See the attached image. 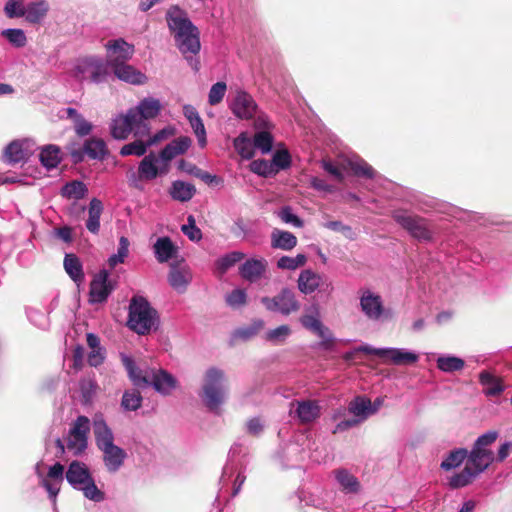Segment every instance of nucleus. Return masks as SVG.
<instances>
[{"label":"nucleus","instance_id":"obj_2","mask_svg":"<svg viewBox=\"0 0 512 512\" xmlns=\"http://www.w3.org/2000/svg\"><path fill=\"white\" fill-rule=\"evenodd\" d=\"M121 361L134 386L147 387L151 385L163 396L170 395L177 387L176 378L164 369L139 368L134 360L125 354H121Z\"/></svg>","mask_w":512,"mask_h":512},{"label":"nucleus","instance_id":"obj_18","mask_svg":"<svg viewBox=\"0 0 512 512\" xmlns=\"http://www.w3.org/2000/svg\"><path fill=\"white\" fill-rule=\"evenodd\" d=\"M161 110L162 104L158 99L146 97L137 106L130 108V115L136 118L138 125L149 126L147 121L156 118Z\"/></svg>","mask_w":512,"mask_h":512},{"label":"nucleus","instance_id":"obj_59","mask_svg":"<svg viewBox=\"0 0 512 512\" xmlns=\"http://www.w3.org/2000/svg\"><path fill=\"white\" fill-rule=\"evenodd\" d=\"M278 217L287 224H290L294 227L301 228L303 226V221L293 213L292 209L289 206L283 207L278 212Z\"/></svg>","mask_w":512,"mask_h":512},{"label":"nucleus","instance_id":"obj_56","mask_svg":"<svg viewBox=\"0 0 512 512\" xmlns=\"http://www.w3.org/2000/svg\"><path fill=\"white\" fill-rule=\"evenodd\" d=\"M181 230L191 241H199L202 238V232L196 226L195 218L192 215L188 216L187 224H184Z\"/></svg>","mask_w":512,"mask_h":512},{"label":"nucleus","instance_id":"obj_44","mask_svg":"<svg viewBox=\"0 0 512 512\" xmlns=\"http://www.w3.org/2000/svg\"><path fill=\"white\" fill-rule=\"evenodd\" d=\"M142 396L137 390H126L123 393L121 407L125 411H136L141 407Z\"/></svg>","mask_w":512,"mask_h":512},{"label":"nucleus","instance_id":"obj_10","mask_svg":"<svg viewBox=\"0 0 512 512\" xmlns=\"http://www.w3.org/2000/svg\"><path fill=\"white\" fill-rule=\"evenodd\" d=\"M167 165H163L159 157L151 152L145 155L140 161L137 173L132 172L128 176L129 184L137 189H140L141 181H151L157 178L159 175H165L168 173Z\"/></svg>","mask_w":512,"mask_h":512},{"label":"nucleus","instance_id":"obj_53","mask_svg":"<svg viewBox=\"0 0 512 512\" xmlns=\"http://www.w3.org/2000/svg\"><path fill=\"white\" fill-rule=\"evenodd\" d=\"M271 165L275 169V174L280 170L287 169L291 164V157L287 150H278L272 157Z\"/></svg>","mask_w":512,"mask_h":512},{"label":"nucleus","instance_id":"obj_41","mask_svg":"<svg viewBox=\"0 0 512 512\" xmlns=\"http://www.w3.org/2000/svg\"><path fill=\"white\" fill-rule=\"evenodd\" d=\"M233 146L237 153L243 159H251L254 156V145L250 138L245 134L241 133L238 137H236L233 141Z\"/></svg>","mask_w":512,"mask_h":512},{"label":"nucleus","instance_id":"obj_63","mask_svg":"<svg viewBox=\"0 0 512 512\" xmlns=\"http://www.w3.org/2000/svg\"><path fill=\"white\" fill-rule=\"evenodd\" d=\"M310 186L320 192L325 193H333L335 192V187L329 183H327L324 179L319 177H311L310 178Z\"/></svg>","mask_w":512,"mask_h":512},{"label":"nucleus","instance_id":"obj_42","mask_svg":"<svg viewBox=\"0 0 512 512\" xmlns=\"http://www.w3.org/2000/svg\"><path fill=\"white\" fill-rule=\"evenodd\" d=\"M300 323L305 329L313 333L321 329L323 324L319 318L318 308L316 306L309 308L307 313L300 317Z\"/></svg>","mask_w":512,"mask_h":512},{"label":"nucleus","instance_id":"obj_21","mask_svg":"<svg viewBox=\"0 0 512 512\" xmlns=\"http://www.w3.org/2000/svg\"><path fill=\"white\" fill-rule=\"evenodd\" d=\"M64 479V466L59 462L55 463L48 470L47 476L42 477L40 485L47 491L53 505H56V498Z\"/></svg>","mask_w":512,"mask_h":512},{"label":"nucleus","instance_id":"obj_40","mask_svg":"<svg viewBox=\"0 0 512 512\" xmlns=\"http://www.w3.org/2000/svg\"><path fill=\"white\" fill-rule=\"evenodd\" d=\"M88 192L86 185L82 181H71L66 183L61 189V195L68 199H82Z\"/></svg>","mask_w":512,"mask_h":512},{"label":"nucleus","instance_id":"obj_9","mask_svg":"<svg viewBox=\"0 0 512 512\" xmlns=\"http://www.w3.org/2000/svg\"><path fill=\"white\" fill-rule=\"evenodd\" d=\"M359 306L363 315L371 321H384L390 317V309L384 304L380 294L369 288H362L358 292Z\"/></svg>","mask_w":512,"mask_h":512},{"label":"nucleus","instance_id":"obj_15","mask_svg":"<svg viewBox=\"0 0 512 512\" xmlns=\"http://www.w3.org/2000/svg\"><path fill=\"white\" fill-rule=\"evenodd\" d=\"M261 302L267 310L279 312L285 316L298 311L300 308V303L297 301L295 293L288 288H283L274 297H263Z\"/></svg>","mask_w":512,"mask_h":512},{"label":"nucleus","instance_id":"obj_50","mask_svg":"<svg viewBox=\"0 0 512 512\" xmlns=\"http://www.w3.org/2000/svg\"><path fill=\"white\" fill-rule=\"evenodd\" d=\"M271 162L265 159H257L253 160L250 165V171L262 176V177H270L275 175V169L272 168Z\"/></svg>","mask_w":512,"mask_h":512},{"label":"nucleus","instance_id":"obj_29","mask_svg":"<svg viewBox=\"0 0 512 512\" xmlns=\"http://www.w3.org/2000/svg\"><path fill=\"white\" fill-rule=\"evenodd\" d=\"M322 276L311 269L301 271L298 277V289L303 294H312L321 285Z\"/></svg>","mask_w":512,"mask_h":512},{"label":"nucleus","instance_id":"obj_27","mask_svg":"<svg viewBox=\"0 0 512 512\" xmlns=\"http://www.w3.org/2000/svg\"><path fill=\"white\" fill-rule=\"evenodd\" d=\"M267 266L268 262L265 259L251 258L241 265L239 273L245 280L256 282L265 273Z\"/></svg>","mask_w":512,"mask_h":512},{"label":"nucleus","instance_id":"obj_1","mask_svg":"<svg viewBox=\"0 0 512 512\" xmlns=\"http://www.w3.org/2000/svg\"><path fill=\"white\" fill-rule=\"evenodd\" d=\"M496 431H488L480 435L468 452L464 468L449 479L451 488L457 489L470 484L483 473L495 460L490 446L497 440Z\"/></svg>","mask_w":512,"mask_h":512},{"label":"nucleus","instance_id":"obj_46","mask_svg":"<svg viewBox=\"0 0 512 512\" xmlns=\"http://www.w3.org/2000/svg\"><path fill=\"white\" fill-rule=\"evenodd\" d=\"M244 257V253L233 251L219 258L216 261V268L220 274H224L229 268L234 266L237 262L241 261Z\"/></svg>","mask_w":512,"mask_h":512},{"label":"nucleus","instance_id":"obj_17","mask_svg":"<svg viewBox=\"0 0 512 512\" xmlns=\"http://www.w3.org/2000/svg\"><path fill=\"white\" fill-rule=\"evenodd\" d=\"M113 290L114 286L109 279V273L103 269L94 276L90 283L89 301L92 304L103 303Z\"/></svg>","mask_w":512,"mask_h":512},{"label":"nucleus","instance_id":"obj_34","mask_svg":"<svg viewBox=\"0 0 512 512\" xmlns=\"http://www.w3.org/2000/svg\"><path fill=\"white\" fill-rule=\"evenodd\" d=\"M49 10L48 3L44 0L30 2L26 4L25 19L29 23H39Z\"/></svg>","mask_w":512,"mask_h":512},{"label":"nucleus","instance_id":"obj_55","mask_svg":"<svg viewBox=\"0 0 512 512\" xmlns=\"http://www.w3.org/2000/svg\"><path fill=\"white\" fill-rule=\"evenodd\" d=\"M291 329L288 325H281L267 332L266 339L274 344H280L290 335Z\"/></svg>","mask_w":512,"mask_h":512},{"label":"nucleus","instance_id":"obj_43","mask_svg":"<svg viewBox=\"0 0 512 512\" xmlns=\"http://www.w3.org/2000/svg\"><path fill=\"white\" fill-rule=\"evenodd\" d=\"M307 262L305 254H297L295 257L282 256L277 260V268L281 270L294 271L303 267Z\"/></svg>","mask_w":512,"mask_h":512},{"label":"nucleus","instance_id":"obj_35","mask_svg":"<svg viewBox=\"0 0 512 512\" xmlns=\"http://www.w3.org/2000/svg\"><path fill=\"white\" fill-rule=\"evenodd\" d=\"M84 153L91 159H104L108 154V148L104 140L100 138H91L85 141L83 145Z\"/></svg>","mask_w":512,"mask_h":512},{"label":"nucleus","instance_id":"obj_48","mask_svg":"<svg viewBox=\"0 0 512 512\" xmlns=\"http://www.w3.org/2000/svg\"><path fill=\"white\" fill-rule=\"evenodd\" d=\"M1 35L14 47L21 48L27 43V37L22 29L9 28L1 32Z\"/></svg>","mask_w":512,"mask_h":512},{"label":"nucleus","instance_id":"obj_28","mask_svg":"<svg viewBox=\"0 0 512 512\" xmlns=\"http://www.w3.org/2000/svg\"><path fill=\"white\" fill-rule=\"evenodd\" d=\"M153 252L159 263H165L175 257L178 248L168 236H163L159 237L154 243Z\"/></svg>","mask_w":512,"mask_h":512},{"label":"nucleus","instance_id":"obj_57","mask_svg":"<svg viewBox=\"0 0 512 512\" xmlns=\"http://www.w3.org/2000/svg\"><path fill=\"white\" fill-rule=\"evenodd\" d=\"M191 128L193 129L194 134L197 137L198 144L200 147L204 148L207 144L206 138V129L203 124L201 117H197L189 122Z\"/></svg>","mask_w":512,"mask_h":512},{"label":"nucleus","instance_id":"obj_5","mask_svg":"<svg viewBox=\"0 0 512 512\" xmlns=\"http://www.w3.org/2000/svg\"><path fill=\"white\" fill-rule=\"evenodd\" d=\"M228 395L226 376L223 370L210 367L203 376L202 386L199 393L204 405L212 412L219 414L221 406L225 403Z\"/></svg>","mask_w":512,"mask_h":512},{"label":"nucleus","instance_id":"obj_24","mask_svg":"<svg viewBox=\"0 0 512 512\" xmlns=\"http://www.w3.org/2000/svg\"><path fill=\"white\" fill-rule=\"evenodd\" d=\"M479 383L483 387V393L487 397H499L505 391L502 378L488 370L479 373Z\"/></svg>","mask_w":512,"mask_h":512},{"label":"nucleus","instance_id":"obj_23","mask_svg":"<svg viewBox=\"0 0 512 512\" xmlns=\"http://www.w3.org/2000/svg\"><path fill=\"white\" fill-rule=\"evenodd\" d=\"M192 280V274L187 266L177 264L170 265L168 282L170 286L178 293H184Z\"/></svg>","mask_w":512,"mask_h":512},{"label":"nucleus","instance_id":"obj_7","mask_svg":"<svg viewBox=\"0 0 512 512\" xmlns=\"http://www.w3.org/2000/svg\"><path fill=\"white\" fill-rule=\"evenodd\" d=\"M128 327L139 335H145L158 325V313L141 296H134L129 304Z\"/></svg>","mask_w":512,"mask_h":512},{"label":"nucleus","instance_id":"obj_39","mask_svg":"<svg viewBox=\"0 0 512 512\" xmlns=\"http://www.w3.org/2000/svg\"><path fill=\"white\" fill-rule=\"evenodd\" d=\"M468 456V450L465 448H457L450 451L446 458L441 462L440 467L445 471H450L459 467Z\"/></svg>","mask_w":512,"mask_h":512},{"label":"nucleus","instance_id":"obj_62","mask_svg":"<svg viewBox=\"0 0 512 512\" xmlns=\"http://www.w3.org/2000/svg\"><path fill=\"white\" fill-rule=\"evenodd\" d=\"M321 167L338 182H342L344 180V174L341 168L330 160H322Z\"/></svg>","mask_w":512,"mask_h":512},{"label":"nucleus","instance_id":"obj_33","mask_svg":"<svg viewBox=\"0 0 512 512\" xmlns=\"http://www.w3.org/2000/svg\"><path fill=\"white\" fill-rule=\"evenodd\" d=\"M169 193L172 199L176 201L188 202L195 195L196 188L191 183L176 180L172 182Z\"/></svg>","mask_w":512,"mask_h":512},{"label":"nucleus","instance_id":"obj_22","mask_svg":"<svg viewBox=\"0 0 512 512\" xmlns=\"http://www.w3.org/2000/svg\"><path fill=\"white\" fill-rule=\"evenodd\" d=\"M290 409L291 413L298 418L302 424L313 422L320 416V406L317 401L314 400H303L295 401Z\"/></svg>","mask_w":512,"mask_h":512},{"label":"nucleus","instance_id":"obj_58","mask_svg":"<svg viewBox=\"0 0 512 512\" xmlns=\"http://www.w3.org/2000/svg\"><path fill=\"white\" fill-rule=\"evenodd\" d=\"M247 295L243 289H234L226 295V303L232 308H238L246 303Z\"/></svg>","mask_w":512,"mask_h":512},{"label":"nucleus","instance_id":"obj_20","mask_svg":"<svg viewBox=\"0 0 512 512\" xmlns=\"http://www.w3.org/2000/svg\"><path fill=\"white\" fill-rule=\"evenodd\" d=\"M230 109L237 118L251 119L257 112V104L250 94L243 90H237Z\"/></svg>","mask_w":512,"mask_h":512},{"label":"nucleus","instance_id":"obj_45","mask_svg":"<svg viewBox=\"0 0 512 512\" xmlns=\"http://www.w3.org/2000/svg\"><path fill=\"white\" fill-rule=\"evenodd\" d=\"M348 164L353 173L358 177L374 178L376 176V171L363 159H350Z\"/></svg>","mask_w":512,"mask_h":512},{"label":"nucleus","instance_id":"obj_60","mask_svg":"<svg viewBox=\"0 0 512 512\" xmlns=\"http://www.w3.org/2000/svg\"><path fill=\"white\" fill-rule=\"evenodd\" d=\"M314 334L321 339L318 344L321 349L330 350L333 347L335 338L329 328L323 325L321 329L317 330Z\"/></svg>","mask_w":512,"mask_h":512},{"label":"nucleus","instance_id":"obj_13","mask_svg":"<svg viewBox=\"0 0 512 512\" xmlns=\"http://www.w3.org/2000/svg\"><path fill=\"white\" fill-rule=\"evenodd\" d=\"M89 431V419L86 416L77 417L67 437V450L75 456L82 454L88 445Z\"/></svg>","mask_w":512,"mask_h":512},{"label":"nucleus","instance_id":"obj_49","mask_svg":"<svg viewBox=\"0 0 512 512\" xmlns=\"http://www.w3.org/2000/svg\"><path fill=\"white\" fill-rule=\"evenodd\" d=\"M253 145L263 154H267L272 149L273 137L268 131H259L254 135Z\"/></svg>","mask_w":512,"mask_h":512},{"label":"nucleus","instance_id":"obj_25","mask_svg":"<svg viewBox=\"0 0 512 512\" xmlns=\"http://www.w3.org/2000/svg\"><path fill=\"white\" fill-rule=\"evenodd\" d=\"M111 68L113 69L114 75L119 80L132 85H143L148 80L144 73L126 63L116 64V66H112Z\"/></svg>","mask_w":512,"mask_h":512},{"label":"nucleus","instance_id":"obj_31","mask_svg":"<svg viewBox=\"0 0 512 512\" xmlns=\"http://www.w3.org/2000/svg\"><path fill=\"white\" fill-rule=\"evenodd\" d=\"M297 245V238L288 231L274 229L271 233V246L274 249L290 251Z\"/></svg>","mask_w":512,"mask_h":512},{"label":"nucleus","instance_id":"obj_47","mask_svg":"<svg viewBox=\"0 0 512 512\" xmlns=\"http://www.w3.org/2000/svg\"><path fill=\"white\" fill-rule=\"evenodd\" d=\"M79 389L85 403H89L95 397L98 385L93 377H85L80 380Z\"/></svg>","mask_w":512,"mask_h":512},{"label":"nucleus","instance_id":"obj_3","mask_svg":"<svg viewBox=\"0 0 512 512\" xmlns=\"http://www.w3.org/2000/svg\"><path fill=\"white\" fill-rule=\"evenodd\" d=\"M92 429L106 470L109 473L118 472L127 458L126 451L114 444V434L101 414L93 417Z\"/></svg>","mask_w":512,"mask_h":512},{"label":"nucleus","instance_id":"obj_37","mask_svg":"<svg viewBox=\"0 0 512 512\" xmlns=\"http://www.w3.org/2000/svg\"><path fill=\"white\" fill-rule=\"evenodd\" d=\"M39 158L42 165L50 170L56 168L60 163L61 151L55 145H47L41 149Z\"/></svg>","mask_w":512,"mask_h":512},{"label":"nucleus","instance_id":"obj_26","mask_svg":"<svg viewBox=\"0 0 512 512\" xmlns=\"http://www.w3.org/2000/svg\"><path fill=\"white\" fill-rule=\"evenodd\" d=\"M377 410L378 406H373L371 400L364 396L355 397L348 405L349 413L357 418L360 423L376 413Z\"/></svg>","mask_w":512,"mask_h":512},{"label":"nucleus","instance_id":"obj_30","mask_svg":"<svg viewBox=\"0 0 512 512\" xmlns=\"http://www.w3.org/2000/svg\"><path fill=\"white\" fill-rule=\"evenodd\" d=\"M334 477L340 489L346 493H357L360 489V483L357 478L346 469H337L334 471Z\"/></svg>","mask_w":512,"mask_h":512},{"label":"nucleus","instance_id":"obj_54","mask_svg":"<svg viewBox=\"0 0 512 512\" xmlns=\"http://www.w3.org/2000/svg\"><path fill=\"white\" fill-rule=\"evenodd\" d=\"M227 86L225 82L219 81L212 85L208 94V102L210 105L214 106L219 104L226 93Z\"/></svg>","mask_w":512,"mask_h":512},{"label":"nucleus","instance_id":"obj_16","mask_svg":"<svg viewBox=\"0 0 512 512\" xmlns=\"http://www.w3.org/2000/svg\"><path fill=\"white\" fill-rule=\"evenodd\" d=\"M105 47L107 49L106 63L109 67L126 63L134 53V46L122 38L108 41Z\"/></svg>","mask_w":512,"mask_h":512},{"label":"nucleus","instance_id":"obj_8","mask_svg":"<svg viewBox=\"0 0 512 512\" xmlns=\"http://www.w3.org/2000/svg\"><path fill=\"white\" fill-rule=\"evenodd\" d=\"M77 81H90L94 84L106 82L110 76L109 66L102 58L90 56L79 59L71 71Z\"/></svg>","mask_w":512,"mask_h":512},{"label":"nucleus","instance_id":"obj_11","mask_svg":"<svg viewBox=\"0 0 512 512\" xmlns=\"http://www.w3.org/2000/svg\"><path fill=\"white\" fill-rule=\"evenodd\" d=\"M393 220L405 229L409 235L419 241L432 239V231L427 220L406 210H396L392 214Z\"/></svg>","mask_w":512,"mask_h":512},{"label":"nucleus","instance_id":"obj_36","mask_svg":"<svg viewBox=\"0 0 512 512\" xmlns=\"http://www.w3.org/2000/svg\"><path fill=\"white\" fill-rule=\"evenodd\" d=\"M64 268L70 278L77 284L84 280L82 264L79 258L74 254H66L64 258Z\"/></svg>","mask_w":512,"mask_h":512},{"label":"nucleus","instance_id":"obj_32","mask_svg":"<svg viewBox=\"0 0 512 512\" xmlns=\"http://www.w3.org/2000/svg\"><path fill=\"white\" fill-rule=\"evenodd\" d=\"M103 212L102 201L98 198L91 199L88 206V219L86 228L89 232L97 234L100 230V217Z\"/></svg>","mask_w":512,"mask_h":512},{"label":"nucleus","instance_id":"obj_19","mask_svg":"<svg viewBox=\"0 0 512 512\" xmlns=\"http://www.w3.org/2000/svg\"><path fill=\"white\" fill-rule=\"evenodd\" d=\"M36 145L31 139L12 141L4 151L5 161L9 164H17L26 161L35 151Z\"/></svg>","mask_w":512,"mask_h":512},{"label":"nucleus","instance_id":"obj_64","mask_svg":"<svg viewBox=\"0 0 512 512\" xmlns=\"http://www.w3.org/2000/svg\"><path fill=\"white\" fill-rule=\"evenodd\" d=\"M92 129H93V125L90 122H88L86 119H84L83 116L81 118H79L74 123L75 133L80 137L89 135L91 133Z\"/></svg>","mask_w":512,"mask_h":512},{"label":"nucleus","instance_id":"obj_14","mask_svg":"<svg viewBox=\"0 0 512 512\" xmlns=\"http://www.w3.org/2000/svg\"><path fill=\"white\" fill-rule=\"evenodd\" d=\"M358 350L366 354L388 359L394 365H409L417 362L419 359L418 354L403 348H374L365 344L359 346Z\"/></svg>","mask_w":512,"mask_h":512},{"label":"nucleus","instance_id":"obj_51","mask_svg":"<svg viewBox=\"0 0 512 512\" xmlns=\"http://www.w3.org/2000/svg\"><path fill=\"white\" fill-rule=\"evenodd\" d=\"M148 147H149L148 142H143L142 140H136L134 142L124 145L120 150V154L122 156H130V155L143 156V155H145Z\"/></svg>","mask_w":512,"mask_h":512},{"label":"nucleus","instance_id":"obj_38","mask_svg":"<svg viewBox=\"0 0 512 512\" xmlns=\"http://www.w3.org/2000/svg\"><path fill=\"white\" fill-rule=\"evenodd\" d=\"M437 368L445 373L460 371L464 368L463 359L453 355H442L436 360Z\"/></svg>","mask_w":512,"mask_h":512},{"label":"nucleus","instance_id":"obj_4","mask_svg":"<svg viewBox=\"0 0 512 512\" xmlns=\"http://www.w3.org/2000/svg\"><path fill=\"white\" fill-rule=\"evenodd\" d=\"M166 20L181 53L184 55L197 54L201 48L199 32L187 14L178 6H172L166 13Z\"/></svg>","mask_w":512,"mask_h":512},{"label":"nucleus","instance_id":"obj_52","mask_svg":"<svg viewBox=\"0 0 512 512\" xmlns=\"http://www.w3.org/2000/svg\"><path fill=\"white\" fill-rule=\"evenodd\" d=\"M26 4L23 0H9L6 2L4 12L8 18L25 16Z\"/></svg>","mask_w":512,"mask_h":512},{"label":"nucleus","instance_id":"obj_6","mask_svg":"<svg viewBox=\"0 0 512 512\" xmlns=\"http://www.w3.org/2000/svg\"><path fill=\"white\" fill-rule=\"evenodd\" d=\"M65 478L70 486L81 491L86 499L95 503L105 500V492L97 487L90 469L85 463L72 461L65 472Z\"/></svg>","mask_w":512,"mask_h":512},{"label":"nucleus","instance_id":"obj_12","mask_svg":"<svg viewBox=\"0 0 512 512\" xmlns=\"http://www.w3.org/2000/svg\"><path fill=\"white\" fill-rule=\"evenodd\" d=\"M111 135L118 140H125L133 133L136 137L147 136L150 126L138 125L135 117L130 115V109L125 114L115 117L110 125Z\"/></svg>","mask_w":512,"mask_h":512},{"label":"nucleus","instance_id":"obj_61","mask_svg":"<svg viewBox=\"0 0 512 512\" xmlns=\"http://www.w3.org/2000/svg\"><path fill=\"white\" fill-rule=\"evenodd\" d=\"M178 155L179 154L176 150V147L172 142H170L160 151L159 155L157 156L161 160V163L163 165H167L169 168L170 162Z\"/></svg>","mask_w":512,"mask_h":512}]
</instances>
